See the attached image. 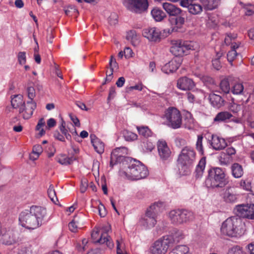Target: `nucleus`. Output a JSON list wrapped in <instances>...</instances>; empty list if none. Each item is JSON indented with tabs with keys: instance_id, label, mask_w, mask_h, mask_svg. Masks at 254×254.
Wrapping results in <instances>:
<instances>
[{
	"instance_id": "obj_1",
	"label": "nucleus",
	"mask_w": 254,
	"mask_h": 254,
	"mask_svg": "<svg viewBox=\"0 0 254 254\" xmlns=\"http://www.w3.org/2000/svg\"><path fill=\"white\" fill-rule=\"evenodd\" d=\"M46 215L45 208L32 206L29 210H24L19 214V224L27 229H36L42 225Z\"/></svg>"
},
{
	"instance_id": "obj_2",
	"label": "nucleus",
	"mask_w": 254,
	"mask_h": 254,
	"mask_svg": "<svg viewBox=\"0 0 254 254\" xmlns=\"http://www.w3.org/2000/svg\"><path fill=\"white\" fill-rule=\"evenodd\" d=\"M120 167L119 175L128 180H140L148 175L147 168L141 162L132 158H127L124 165Z\"/></svg>"
},
{
	"instance_id": "obj_3",
	"label": "nucleus",
	"mask_w": 254,
	"mask_h": 254,
	"mask_svg": "<svg viewBox=\"0 0 254 254\" xmlns=\"http://www.w3.org/2000/svg\"><path fill=\"white\" fill-rule=\"evenodd\" d=\"M184 238L181 231L174 230L169 235L156 241L150 247L149 254H166L168 249Z\"/></svg>"
},
{
	"instance_id": "obj_4",
	"label": "nucleus",
	"mask_w": 254,
	"mask_h": 254,
	"mask_svg": "<svg viewBox=\"0 0 254 254\" xmlns=\"http://www.w3.org/2000/svg\"><path fill=\"white\" fill-rule=\"evenodd\" d=\"M195 158V151L191 147L186 146L182 149L177 160L178 167L181 175H187L190 174Z\"/></svg>"
},
{
	"instance_id": "obj_5",
	"label": "nucleus",
	"mask_w": 254,
	"mask_h": 254,
	"mask_svg": "<svg viewBox=\"0 0 254 254\" xmlns=\"http://www.w3.org/2000/svg\"><path fill=\"white\" fill-rule=\"evenodd\" d=\"M228 183L225 171L219 167L210 169L205 179V185L208 189L222 188Z\"/></svg>"
},
{
	"instance_id": "obj_6",
	"label": "nucleus",
	"mask_w": 254,
	"mask_h": 254,
	"mask_svg": "<svg viewBox=\"0 0 254 254\" xmlns=\"http://www.w3.org/2000/svg\"><path fill=\"white\" fill-rule=\"evenodd\" d=\"M163 206V203L159 201L151 204L146 210L145 215L140 219L139 224L145 229H151L154 227L157 222L156 214Z\"/></svg>"
},
{
	"instance_id": "obj_7",
	"label": "nucleus",
	"mask_w": 254,
	"mask_h": 254,
	"mask_svg": "<svg viewBox=\"0 0 254 254\" xmlns=\"http://www.w3.org/2000/svg\"><path fill=\"white\" fill-rule=\"evenodd\" d=\"M198 47L197 43L195 42L182 40H174L172 41L170 52L176 57H178L187 55L189 51L195 50Z\"/></svg>"
},
{
	"instance_id": "obj_8",
	"label": "nucleus",
	"mask_w": 254,
	"mask_h": 254,
	"mask_svg": "<svg viewBox=\"0 0 254 254\" xmlns=\"http://www.w3.org/2000/svg\"><path fill=\"white\" fill-rule=\"evenodd\" d=\"M162 119L165 120L164 124L173 129L181 127L182 123V118L180 112L176 108L169 107L167 109L162 116Z\"/></svg>"
},
{
	"instance_id": "obj_9",
	"label": "nucleus",
	"mask_w": 254,
	"mask_h": 254,
	"mask_svg": "<svg viewBox=\"0 0 254 254\" xmlns=\"http://www.w3.org/2000/svg\"><path fill=\"white\" fill-rule=\"evenodd\" d=\"M173 31V29H164L161 30L157 27H147L142 30V36L149 41L158 43L162 39L168 36Z\"/></svg>"
},
{
	"instance_id": "obj_10",
	"label": "nucleus",
	"mask_w": 254,
	"mask_h": 254,
	"mask_svg": "<svg viewBox=\"0 0 254 254\" xmlns=\"http://www.w3.org/2000/svg\"><path fill=\"white\" fill-rule=\"evenodd\" d=\"M240 220L235 217L227 218L223 222L221 232L222 234L229 237H237L241 235V232L238 227Z\"/></svg>"
},
{
	"instance_id": "obj_11",
	"label": "nucleus",
	"mask_w": 254,
	"mask_h": 254,
	"mask_svg": "<svg viewBox=\"0 0 254 254\" xmlns=\"http://www.w3.org/2000/svg\"><path fill=\"white\" fill-rule=\"evenodd\" d=\"M168 217L174 224H182L192 221L194 218V214L192 211L186 209H174L170 211Z\"/></svg>"
},
{
	"instance_id": "obj_12",
	"label": "nucleus",
	"mask_w": 254,
	"mask_h": 254,
	"mask_svg": "<svg viewBox=\"0 0 254 254\" xmlns=\"http://www.w3.org/2000/svg\"><path fill=\"white\" fill-rule=\"evenodd\" d=\"M127 149L125 147H120L115 148L111 153L110 166L113 167L116 164L119 163L120 166H123L125 164L127 158H131L126 157L127 154Z\"/></svg>"
},
{
	"instance_id": "obj_13",
	"label": "nucleus",
	"mask_w": 254,
	"mask_h": 254,
	"mask_svg": "<svg viewBox=\"0 0 254 254\" xmlns=\"http://www.w3.org/2000/svg\"><path fill=\"white\" fill-rule=\"evenodd\" d=\"M123 4L128 10L136 13L146 11L148 7L147 0H124Z\"/></svg>"
},
{
	"instance_id": "obj_14",
	"label": "nucleus",
	"mask_w": 254,
	"mask_h": 254,
	"mask_svg": "<svg viewBox=\"0 0 254 254\" xmlns=\"http://www.w3.org/2000/svg\"><path fill=\"white\" fill-rule=\"evenodd\" d=\"M235 211L239 217L254 220V204L238 205L236 206Z\"/></svg>"
},
{
	"instance_id": "obj_15",
	"label": "nucleus",
	"mask_w": 254,
	"mask_h": 254,
	"mask_svg": "<svg viewBox=\"0 0 254 254\" xmlns=\"http://www.w3.org/2000/svg\"><path fill=\"white\" fill-rule=\"evenodd\" d=\"M36 108V103L34 101H28L19 109V113L21 114L24 119H29L33 115L34 110Z\"/></svg>"
},
{
	"instance_id": "obj_16",
	"label": "nucleus",
	"mask_w": 254,
	"mask_h": 254,
	"mask_svg": "<svg viewBox=\"0 0 254 254\" xmlns=\"http://www.w3.org/2000/svg\"><path fill=\"white\" fill-rule=\"evenodd\" d=\"M157 150L160 158L162 161L168 160L171 158L172 152L165 141H158Z\"/></svg>"
},
{
	"instance_id": "obj_17",
	"label": "nucleus",
	"mask_w": 254,
	"mask_h": 254,
	"mask_svg": "<svg viewBox=\"0 0 254 254\" xmlns=\"http://www.w3.org/2000/svg\"><path fill=\"white\" fill-rule=\"evenodd\" d=\"M182 63V60L178 57H175L165 64L162 67V71L166 74L172 73L175 72L179 67Z\"/></svg>"
},
{
	"instance_id": "obj_18",
	"label": "nucleus",
	"mask_w": 254,
	"mask_h": 254,
	"mask_svg": "<svg viewBox=\"0 0 254 254\" xmlns=\"http://www.w3.org/2000/svg\"><path fill=\"white\" fill-rule=\"evenodd\" d=\"M195 84L193 80L187 76H183L177 80V87L183 91L190 90L192 89Z\"/></svg>"
},
{
	"instance_id": "obj_19",
	"label": "nucleus",
	"mask_w": 254,
	"mask_h": 254,
	"mask_svg": "<svg viewBox=\"0 0 254 254\" xmlns=\"http://www.w3.org/2000/svg\"><path fill=\"white\" fill-rule=\"evenodd\" d=\"M111 230V227L110 225H107L102 227L101 229V235L100 237L98 242L99 244H106L107 246L111 249L114 244L110 240V238L108 236V233Z\"/></svg>"
},
{
	"instance_id": "obj_20",
	"label": "nucleus",
	"mask_w": 254,
	"mask_h": 254,
	"mask_svg": "<svg viewBox=\"0 0 254 254\" xmlns=\"http://www.w3.org/2000/svg\"><path fill=\"white\" fill-rule=\"evenodd\" d=\"M241 43H234L231 47V50L229 51L227 55V60L231 65H233V62L236 57L239 55L240 48L242 47Z\"/></svg>"
},
{
	"instance_id": "obj_21",
	"label": "nucleus",
	"mask_w": 254,
	"mask_h": 254,
	"mask_svg": "<svg viewBox=\"0 0 254 254\" xmlns=\"http://www.w3.org/2000/svg\"><path fill=\"white\" fill-rule=\"evenodd\" d=\"M211 145L214 150H220L224 149L226 147L227 143L224 138L217 135H212Z\"/></svg>"
},
{
	"instance_id": "obj_22",
	"label": "nucleus",
	"mask_w": 254,
	"mask_h": 254,
	"mask_svg": "<svg viewBox=\"0 0 254 254\" xmlns=\"http://www.w3.org/2000/svg\"><path fill=\"white\" fill-rule=\"evenodd\" d=\"M91 141L95 150L99 154H101L104 151V143L99 138L93 134H90Z\"/></svg>"
},
{
	"instance_id": "obj_23",
	"label": "nucleus",
	"mask_w": 254,
	"mask_h": 254,
	"mask_svg": "<svg viewBox=\"0 0 254 254\" xmlns=\"http://www.w3.org/2000/svg\"><path fill=\"white\" fill-rule=\"evenodd\" d=\"M163 9L170 16H178L181 12V9L172 3L164 2L162 4Z\"/></svg>"
},
{
	"instance_id": "obj_24",
	"label": "nucleus",
	"mask_w": 254,
	"mask_h": 254,
	"mask_svg": "<svg viewBox=\"0 0 254 254\" xmlns=\"http://www.w3.org/2000/svg\"><path fill=\"white\" fill-rule=\"evenodd\" d=\"M209 100L210 104L214 107L219 108L223 105L224 100L218 95L212 93L209 96Z\"/></svg>"
},
{
	"instance_id": "obj_25",
	"label": "nucleus",
	"mask_w": 254,
	"mask_h": 254,
	"mask_svg": "<svg viewBox=\"0 0 254 254\" xmlns=\"http://www.w3.org/2000/svg\"><path fill=\"white\" fill-rule=\"evenodd\" d=\"M201 3L206 10H212L219 5L220 0H201Z\"/></svg>"
},
{
	"instance_id": "obj_26",
	"label": "nucleus",
	"mask_w": 254,
	"mask_h": 254,
	"mask_svg": "<svg viewBox=\"0 0 254 254\" xmlns=\"http://www.w3.org/2000/svg\"><path fill=\"white\" fill-rule=\"evenodd\" d=\"M205 158H201L196 166L194 172V176L196 179H198L202 177L205 167Z\"/></svg>"
},
{
	"instance_id": "obj_27",
	"label": "nucleus",
	"mask_w": 254,
	"mask_h": 254,
	"mask_svg": "<svg viewBox=\"0 0 254 254\" xmlns=\"http://www.w3.org/2000/svg\"><path fill=\"white\" fill-rule=\"evenodd\" d=\"M233 117L232 115L227 111L218 113L214 119L215 122H228Z\"/></svg>"
},
{
	"instance_id": "obj_28",
	"label": "nucleus",
	"mask_w": 254,
	"mask_h": 254,
	"mask_svg": "<svg viewBox=\"0 0 254 254\" xmlns=\"http://www.w3.org/2000/svg\"><path fill=\"white\" fill-rule=\"evenodd\" d=\"M185 126L189 129H193L195 127V122L190 113L187 112L185 114Z\"/></svg>"
},
{
	"instance_id": "obj_29",
	"label": "nucleus",
	"mask_w": 254,
	"mask_h": 254,
	"mask_svg": "<svg viewBox=\"0 0 254 254\" xmlns=\"http://www.w3.org/2000/svg\"><path fill=\"white\" fill-rule=\"evenodd\" d=\"M238 194L234 193L230 188H228L224 193L223 198L227 202H235L238 199Z\"/></svg>"
},
{
	"instance_id": "obj_30",
	"label": "nucleus",
	"mask_w": 254,
	"mask_h": 254,
	"mask_svg": "<svg viewBox=\"0 0 254 254\" xmlns=\"http://www.w3.org/2000/svg\"><path fill=\"white\" fill-rule=\"evenodd\" d=\"M24 103L23 96L20 94L15 95L11 98V104L13 108L19 109Z\"/></svg>"
},
{
	"instance_id": "obj_31",
	"label": "nucleus",
	"mask_w": 254,
	"mask_h": 254,
	"mask_svg": "<svg viewBox=\"0 0 254 254\" xmlns=\"http://www.w3.org/2000/svg\"><path fill=\"white\" fill-rule=\"evenodd\" d=\"M109 66L110 71H107L106 72V81H111L113 78L112 75L113 73L114 68H116L118 66V63H117L115 58L113 56L111 57L109 61Z\"/></svg>"
},
{
	"instance_id": "obj_32",
	"label": "nucleus",
	"mask_w": 254,
	"mask_h": 254,
	"mask_svg": "<svg viewBox=\"0 0 254 254\" xmlns=\"http://www.w3.org/2000/svg\"><path fill=\"white\" fill-rule=\"evenodd\" d=\"M231 171L233 176L235 178H241L244 174L242 166L238 163H234L232 165Z\"/></svg>"
},
{
	"instance_id": "obj_33",
	"label": "nucleus",
	"mask_w": 254,
	"mask_h": 254,
	"mask_svg": "<svg viewBox=\"0 0 254 254\" xmlns=\"http://www.w3.org/2000/svg\"><path fill=\"white\" fill-rule=\"evenodd\" d=\"M16 254H37V249L31 246L20 247L17 249Z\"/></svg>"
},
{
	"instance_id": "obj_34",
	"label": "nucleus",
	"mask_w": 254,
	"mask_h": 254,
	"mask_svg": "<svg viewBox=\"0 0 254 254\" xmlns=\"http://www.w3.org/2000/svg\"><path fill=\"white\" fill-rule=\"evenodd\" d=\"M170 254H192L189 248L186 245H180L170 252Z\"/></svg>"
},
{
	"instance_id": "obj_35",
	"label": "nucleus",
	"mask_w": 254,
	"mask_h": 254,
	"mask_svg": "<svg viewBox=\"0 0 254 254\" xmlns=\"http://www.w3.org/2000/svg\"><path fill=\"white\" fill-rule=\"evenodd\" d=\"M153 18L156 21H161L166 16L165 13L158 8H153L151 12Z\"/></svg>"
},
{
	"instance_id": "obj_36",
	"label": "nucleus",
	"mask_w": 254,
	"mask_h": 254,
	"mask_svg": "<svg viewBox=\"0 0 254 254\" xmlns=\"http://www.w3.org/2000/svg\"><path fill=\"white\" fill-rule=\"evenodd\" d=\"M1 235L2 237L1 239V243L5 245H11L15 242V240L12 236H10V233H2V229H1Z\"/></svg>"
},
{
	"instance_id": "obj_37",
	"label": "nucleus",
	"mask_w": 254,
	"mask_h": 254,
	"mask_svg": "<svg viewBox=\"0 0 254 254\" xmlns=\"http://www.w3.org/2000/svg\"><path fill=\"white\" fill-rule=\"evenodd\" d=\"M237 38V34L235 33H227L224 39V43L226 45H231L232 46L234 43H239L240 42H236V39Z\"/></svg>"
},
{
	"instance_id": "obj_38",
	"label": "nucleus",
	"mask_w": 254,
	"mask_h": 254,
	"mask_svg": "<svg viewBox=\"0 0 254 254\" xmlns=\"http://www.w3.org/2000/svg\"><path fill=\"white\" fill-rule=\"evenodd\" d=\"M188 9L190 13L196 15L200 14L202 11L203 8L201 4L196 3L194 1L192 4H190Z\"/></svg>"
},
{
	"instance_id": "obj_39",
	"label": "nucleus",
	"mask_w": 254,
	"mask_h": 254,
	"mask_svg": "<svg viewBox=\"0 0 254 254\" xmlns=\"http://www.w3.org/2000/svg\"><path fill=\"white\" fill-rule=\"evenodd\" d=\"M136 128L139 135L147 138L152 134L151 130L146 126L137 127Z\"/></svg>"
},
{
	"instance_id": "obj_40",
	"label": "nucleus",
	"mask_w": 254,
	"mask_h": 254,
	"mask_svg": "<svg viewBox=\"0 0 254 254\" xmlns=\"http://www.w3.org/2000/svg\"><path fill=\"white\" fill-rule=\"evenodd\" d=\"M220 87L222 91L224 93H228L230 91V87L229 80L227 78L222 79L220 83Z\"/></svg>"
},
{
	"instance_id": "obj_41",
	"label": "nucleus",
	"mask_w": 254,
	"mask_h": 254,
	"mask_svg": "<svg viewBox=\"0 0 254 254\" xmlns=\"http://www.w3.org/2000/svg\"><path fill=\"white\" fill-rule=\"evenodd\" d=\"M240 187L243 190L246 191H251V182L248 179H242L239 183Z\"/></svg>"
},
{
	"instance_id": "obj_42",
	"label": "nucleus",
	"mask_w": 254,
	"mask_h": 254,
	"mask_svg": "<svg viewBox=\"0 0 254 254\" xmlns=\"http://www.w3.org/2000/svg\"><path fill=\"white\" fill-rule=\"evenodd\" d=\"M47 193L51 201L56 204V202L58 201V199L56 195V191L54 190V186L52 185H51L50 186L47 190Z\"/></svg>"
},
{
	"instance_id": "obj_43",
	"label": "nucleus",
	"mask_w": 254,
	"mask_h": 254,
	"mask_svg": "<svg viewBox=\"0 0 254 254\" xmlns=\"http://www.w3.org/2000/svg\"><path fill=\"white\" fill-rule=\"evenodd\" d=\"M203 136L202 135H197V141L196 142V149L198 153L201 155L204 154L203 146L202 145Z\"/></svg>"
},
{
	"instance_id": "obj_44",
	"label": "nucleus",
	"mask_w": 254,
	"mask_h": 254,
	"mask_svg": "<svg viewBox=\"0 0 254 254\" xmlns=\"http://www.w3.org/2000/svg\"><path fill=\"white\" fill-rule=\"evenodd\" d=\"M244 91V86L242 83L235 84L231 89V92L235 95H241Z\"/></svg>"
},
{
	"instance_id": "obj_45",
	"label": "nucleus",
	"mask_w": 254,
	"mask_h": 254,
	"mask_svg": "<svg viewBox=\"0 0 254 254\" xmlns=\"http://www.w3.org/2000/svg\"><path fill=\"white\" fill-rule=\"evenodd\" d=\"M75 160V158L74 157H69L63 155L59 158L58 162L62 165H67L71 164Z\"/></svg>"
},
{
	"instance_id": "obj_46",
	"label": "nucleus",
	"mask_w": 254,
	"mask_h": 254,
	"mask_svg": "<svg viewBox=\"0 0 254 254\" xmlns=\"http://www.w3.org/2000/svg\"><path fill=\"white\" fill-rule=\"evenodd\" d=\"M123 135L127 141H133L137 138V135L136 133L127 130L123 131Z\"/></svg>"
},
{
	"instance_id": "obj_47",
	"label": "nucleus",
	"mask_w": 254,
	"mask_h": 254,
	"mask_svg": "<svg viewBox=\"0 0 254 254\" xmlns=\"http://www.w3.org/2000/svg\"><path fill=\"white\" fill-rule=\"evenodd\" d=\"M243 8L246 15L252 16L254 15V4L251 3L244 4Z\"/></svg>"
},
{
	"instance_id": "obj_48",
	"label": "nucleus",
	"mask_w": 254,
	"mask_h": 254,
	"mask_svg": "<svg viewBox=\"0 0 254 254\" xmlns=\"http://www.w3.org/2000/svg\"><path fill=\"white\" fill-rule=\"evenodd\" d=\"M71 222L73 224H77L78 226H79L81 228H82L84 224L83 215L82 214H80L75 216Z\"/></svg>"
},
{
	"instance_id": "obj_49",
	"label": "nucleus",
	"mask_w": 254,
	"mask_h": 254,
	"mask_svg": "<svg viewBox=\"0 0 254 254\" xmlns=\"http://www.w3.org/2000/svg\"><path fill=\"white\" fill-rule=\"evenodd\" d=\"M141 145L144 152H151L155 147L154 143L148 140L144 141Z\"/></svg>"
},
{
	"instance_id": "obj_50",
	"label": "nucleus",
	"mask_w": 254,
	"mask_h": 254,
	"mask_svg": "<svg viewBox=\"0 0 254 254\" xmlns=\"http://www.w3.org/2000/svg\"><path fill=\"white\" fill-rule=\"evenodd\" d=\"M27 94L29 101H34L36 96V91L33 85H28L27 88Z\"/></svg>"
},
{
	"instance_id": "obj_51",
	"label": "nucleus",
	"mask_w": 254,
	"mask_h": 254,
	"mask_svg": "<svg viewBox=\"0 0 254 254\" xmlns=\"http://www.w3.org/2000/svg\"><path fill=\"white\" fill-rule=\"evenodd\" d=\"M45 122L44 119L43 118L40 119L39 120L38 124L36 126V129L39 131V135L40 136L43 135L45 133V131L43 129V127L45 126Z\"/></svg>"
},
{
	"instance_id": "obj_52",
	"label": "nucleus",
	"mask_w": 254,
	"mask_h": 254,
	"mask_svg": "<svg viewBox=\"0 0 254 254\" xmlns=\"http://www.w3.org/2000/svg\"><path fill=\"white\" fill-rule=\"evenodd\" d=\"M118 14L115 12H112L108 18L109 23L111 25H115L118 23Z\"/></svg>"
},
{
	"instance_id": "obj_53",
	"label": "nucleus",
	"mask_w": 254,
	"mask_h": 254,
	"mask_svg": "<svg viewBox=\"0 0 254 254\" xmlns=\"http://www.w3.org/2000/svg\"><path fill=\"white\" fill-rule=\"evenodd\" d=\"M117 254H127L126 252H124V244L122 240H117Z\"/></svg>"
},
{
	"instance_id": "obj_54",
	"label": "nucleus",
	"mask_w": 254,
	"mask_h": 254,
	"mask_svg": "<svg viewBox=\"0 0 254 254\" xmlns=\"http://www.w3.org/2000/svg\"><path fill=\"white\" fill-rule=\"evenodd\" d=\"M18 60L19 64L22 65L26 63V53L24 52H20L18 53Z\"/></svg>"
},
{
	"instance_id": "obj_55",
	"label": "nucleus",
	"mask_w": 254,
	"mask_h": 254,
	"mask_svg": "<svg viewBox=\"0 0 254 254\" xmlns=\"http://www.w3.org/2000/svg\"><path fill=\"white\" fill-rule=\"evenodd\" d=\"M221 54H217V58L212 61L213 66L217 70H219L221 67L220 62L218 59L221 56Z\"/></svg>"
},
{
	"instance_id": "obj_56",
	"label": "nucleus",
	"mask_w": 254,
	"mask_h": 254,
	"mask_svg": "<svg viewBox=\"0 0 254 254\" xmlns=\"http://www.w3.org/2000/svg\"><path fill=\"white\" fill-rule=\"evenodd\" d=\"M229 109L232 112L237 113L241 110V106L235 103H232L229 106Z\"/></svg>"
},
{
	"instance_id": "obj_57",
	"label": "nucleus",
	"mask_w": 254,
	"mask_h": 254,
	"mask_svg": "<svg viewBox=\"0 0 254 254\" xmlns=\"http://www.w3.org/2000/svg\"><path fill=\"white\" fill-rule=\"evenodd\" d=\"M127 39L128 41H133L136 38V33L135 30H130L127 33Z\"/></svg>"
},
{
	"instance_id": "obj_58",
	"label": "nucleus",
	"mask_w": 254,
	"mask_h": 254,
	"mask_svg": "<svg viewBox=\"0 0 254 254\" xmlns=\"http://www.w3.org/2000/svg\"><path fill=\"white\" fill-rule=\"evenodd\" d=\"M196 0H180V5L184 7L189 8L190 4H192Z\"/></svg>"
},
{
	"instance_id": "obj_59",
	"label": "nucleus",
	"mask_w": 254,
	"mask_h": 254,
	"mask_svg": "<svg viewBox=\"0 0 254 254\" xmlns=\"http://www.w3.org/2000/svg\"><path fill=\"white\" fill-rule=\"evenodd\" d=\"M99 235V230H98V229H94L91 233V238L94 243H99V242H98V240L99 239L98 238Z\"/></svg>"
},
{
	"instance_id": "obj_60",
	"label": "nucleus",
	"mask_w": 254,
	"mask_h": 254,
	"mask_svg": "<svg viewBox=\"0 0 254 254\" xmlns=\"http://www.w3.org/2000/svg\"><path fill=\"white\" fill-rule=\"evenodd\" d=\"M228 254H243L242 251L239 247H234L230 249Z\"/></svg>"
},
{
	"instance_id": "obj_61",
	"label": "nucleus",
	"mask_w": 254,
	"mask_h": 254,
	"mask_svg": "<svg viewBox=\"0 0 254 254\" xmlns=\"http://www.w3.org/2000/svg\"><path fill=\"white\" fill-rule=\"evenodd\" d=\"M43 152V148L40 145L37 144L33 146L32 152L39 156Z\"/></svg>"
},
{
	"instance_id": "obj_62",
	"label": "nucleus",
	"mask_w": 254,
	"mask_h": 254,
	"mask_svg": "<svg viewBox=\"0 0 254 254\" xmlns=\"http://www.w3.org/2000/svg\"><path fill=\"white\" fill-rule=\"evenodd\" d=\"M68 228L69 230L73 233L77 232L78 229H81V228L79 226H78L77 224H73L71 221L68 224Z\"/></svg>"
},
{
	"instance_id": "obj_63",
	"label": "nucleus",
	"mask_w": 254,
	"mask_h": 254,
	"mask_svg": "<svg viewBox=\"0 0 254 254\" xmlns=\"http://www.w3.org/2000/svg\"><path fill=\"white\" fill-rule=\"evenodd\" d=\"M69 117L75 127H79L80 126V122L77 117L73 114H70Z\"/></svg>"
},
{
	"instance_id": "obj_64",
	"label": "nucleus",
	"mask_w": 254,
	"mask_h": 254,
	"mask_svg": "<svg viewBox=\"0 0 254 254\" xmlns=\"http://www.w3.org/2000/svg\"><path fill=\"white\" fill-rule=\"evenodd\" d=\"M99 214L101 217H104L106 214V211L104 206L100 203L98 208Z\"/></svg>"
}]
</instances>
